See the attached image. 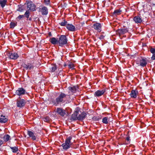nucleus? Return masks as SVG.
I'll list each match as a JSON object with an SVG mask.
<instances>
[{
  "mask_svg": "<svg viewBox=\"0 0 155 155\" xmlns=\"http://www.w3.org/2000/svg\"><path fill=\"white\" fill-rule=\"evenodd\" d=\"M56 112L60 115L64 116L66 114L65 110L61 108H58L56 110Z\"/></svg>",
  "mask_w": 155,
  "mask_h": 155,
  "instance_id": "13",
  "label": "nucleus"
},
{
  "mask_svg": "<svg viewBox=\"0 0 155 155\" xmlns=\"http://www.w3.org/2000/svg\"><path fill=\"white\" fill-rule=\"evenodd\" d=\"M57 68V67L55 64L51 65L49 68L50 71L51 72L55 71Z\"/></svg>",
  "mask_w": 155,
  "mask_h": 155,
  "instance_id": "22",
  "label": "nucleus"
},
{
  "mask_svg": "<svg viewBox=\"0 0 155 155\" xmlns=\"http://www.w3.org/2000/svg\"><path fill=\"white\" fill-rule=\"evenodd\" d=\"M27 134L31 138V139L33 140H35L36 139V137L35 135L31 131H28L27 132Z\"/></svg>",
  "mask_w": 155,
  "mask_h": 155,
  "instance_id": "17",
  "label": "nucleus"
},
{
  "mask_svg": "<svg viewBox=\"0 0 155 155\" xmlns=\"http://www.w3.org/2000/svg\"><path fill=\"white\" fill-rule=\"evenodd\" d=\"M7 0H0V5L2 8L5 6L7 2Z\"/></svg>",
  "mask_w": 155,
  "mask_h": 155,
  "instance_id": "27",
  "label": "nucleus"
},
{
  "mask_svg": "<svg viewBox=\"0 0 155 155\" xmlns=\"http://www.w3.org/2000/svg\"><path fill=\"white\" fill-rule=\"evenodd\" d=\"M71 119L73 120H78V112H75L71 116Z\"/></svg>",
  "mask_w": 155,
  "mask_h": 155,
  "instance_id": "21",
  "label": "nucleus"
},
{
  "mask_svg": "<svg viewBox=\"0 0 155 155\" xmlns=\"http://www.w3.org/2000/svg\"><path fill=\"white\" fill-rule=\"evenodd\" d=\"M27 9L30 10L31 11H34L35 10L36 6L31 1L27 2Z\"/></svg>",
  "mask_w": 155,
  "mask_h": 155,
  "instance_id": "5",
  "label": "nucleus"
},
{
  "mask_svg": "<svg viewBox=\"0 0 155 155\" xmlns=\"http://www.w3.org/2000/svg\"><path fill=\"white\" fill-rule=\"evenodd\" d=\"M101 24L99 23H96L94 24L92 27L98 32H100L101 31Z\"/></svg>",
  "mask_w": 155,
  "mask_h": 155,
  "instance_id": "12",
  "label": "nucleus"
},
{
  "mask_svg": "<svg viewBox=\"0 0 155 155\" xmlns=\"http://www.w3.org/2000/svg\"><path fill=\"white\" fill-rule=\"evenodd\" d=\"M68 66L70 69H74V64L71 63H70L68 65Z\"/></svg>",
  "mask_w": 155,
  "mask_h": 155,
  "instance_id": "31",
  "label": "nucleus"
},
{
  "mask_svg": "<svg viewBox=\"0 0 155 155\" xmlns=\"http://www.w3.org/2000/svg\"><path fill=\"white\" fill-rule=\"evenodd\" d=\"M136 63L137 64H139L140 65L143 67L146 66L147 64V61L146 58H137Z\"/></svg>",
  "mask_w": 155,
  "mask_h": 155,
  "instance_id": "4",
  "label": "nucleus"
},
{
  "mask_svg": "<svg viewBox=\"0 0 155 155\" xmlns=\"http://www.w3.org/2000/svg\"><path fill=\"white\" fill-rule=\"evenodd\" d=\"M130 94L132 98H135L137 97L136 93L134 90H132L131 91Z\"/></svg>",
  "mask_w": 155,
  "mask_h": 155,
  "instance_id": "26",
  "label": "nucleus"
},
{
  "mask_svg": "<svg viewBox=\"0 0 155 155\" xmlns=\"http://www.w3.org/2000/svg\"><path fill=\"white\" fill-rule=\"evenodd\" d=\"M121 12V10L120 9H117L115 10L114 12L113 13L114 14L116 15H118L120 14Z\"/></svg>",
  "mask_w": 155,
  "mask_h": 155,
  "instance_id": "29",
  "label": "nucleus"
},
{
  "mask_svg": "<svg viewBox=\"0 0 155 155\" xmlns=\"http://www.w3.org/2000/svg\"><path fill=\"white\" fill-rule=\"evenodd\" d=\"M72 139V137L71 136L67 137L64 143L62 144L61 146L65 150H67L71 147L73 143L71 142Z\"/></svg>",
  "mask_w": 155,
  "mask_h": 155,
  "instance_id": "2",
  "label": "nucleus"
},
{
  "mask_svg": "<svg viewBox=\"0 0 155 155\" xmlns=\"http://www.w3.org/2000/svg\"><path fill=\"white\" fill-rule=\"evenodd\" d=\"M10 148L12 150V151L13 153L16 152L18 150V147H10Z\"/></svg>",
  "mask_w": 155,
  "mask_h": 155,
  "instance_id": "28",
  "label": "nucleus"
},
{
  "mask_svg": "<svg viewBox=\"0 0 155 155\" xmlns=\"http://www.w3.org/2000/svg\"><path fill=\"white\" fill-rule=\"evenodd\" d=\"M24 17V15H19L17 17V18L19 20H20L22 18Z\"/></svg>",
  "mask_w": 155,
  "mask_h": 155,
  "instance_id": "36",
  "label": "nucleus"
},
{
  "mask_svg": "<svg viewBox=\"0 0 155 155\" xmlns=\"http://www.w3.org/2000/svg\"><path fill=\"white\" fill-rule=\"evenodd\" d=\"M8 56L10 59L14 60L16 59L18 57V54L14 52H9L8 53Z\"/></svg>",
  "mask_w": 155,
  "mask_h": 155,
  "instance_id": "11",
  "label": "nucleus"
},
{
  "mask_svg": "<svg viewBox=\"0 0 155 155\" xmlns=\"http://www.w3.org/2000/svg\"><path fill=\"white\" fill-rule=\"evenodd\" d=\"M67 96V95L63 93H61L55 99L52 100L51 102L54 105L57 106L61 103H64L66 101Z\"/></svg>",
  "mask_w": 155,
  "mask_h": 155,
  "instance_id": "1",
  "label": "nucleus"
},
{
  "mask_svg": "<svg viewBox=\"0 0 155 155\" xmlns=\"http://www.w3.org/2000/svg\"><path fill=\"white\" fill-rule=\"evenodd\" d=\"M133 19L135 23H140L142 21L141 18L138 16H136L134 17Z\"/></svg>",
  "mask_w": 155,
  "mask_h": 155,
  "instance_id": "20",
  "label": "nucleus"
},
{
  "mask_svg": "<svg viewBox=\"0 0 155 155\" xmlns=\"http://www.w3.org/2000/svg\"><path fill=\"white\" fill-rule=\"evenodd\" d=\"M25 90L22 87L18 88V89L15 92L16 94L17 95L19 96L25 94Z\"/></svg>",
  "mask_w": 155,
  "mask_h": 155,
  "instance_id": "7",
  "label": "nucleus"
},
{
  "mask_svg": "<svg viewBox=\"0 0 155 155\" xmlns=\"http://www.w3.org/2000/svg\"><path fill=\"white\" fill-rule=\"evenodd\" d=\"M1 72V71L0 70V73Z\"/></svg>",
  "mask_w": 155,
  "mask_h": 155,
  "instance_id": "42",
  "label": "nucleus"
},
{
  "mask_svg": "<svg viewBox=\"0 0 155 155\" xmlns=\"http://www.w3.org/2000/svg\"><path fill=\"white\" fill-rule=\"evenodd\" d=\"M50 3V0H44V3L45 5H48Z\"/></svg>",
  "mask_w": 155,
  "mask_h": 155,
  "instance_id": "34",
  "label": "nucleus"
},
{
  "mask_svg": "<svg viewBox=\"0 0 155 155\" xmlns=\"http://www.w3.org/2000/svg\"><path fill=\"white\" fill-rule=\"evenodd\" d=\"M1 117H2L0 118V123H5L7 121L8 119L6 118H5V116L2 115L1 116Z\"/></svg>",
  "mask_w": 155,
  "mask_h": 155,
  "instance_id": "23",
  "label": "nucleus"
},
{
  "mask_svg": "<svg viewBox=\"0 0 155 155\" xmlns=\"http://www.w3.org/2000/svg\"><path fill=\"white\" fill-rule=\"evenodd\" d=\"M24 15H25V17L27 18H28L29 17V10H28L27 11H26Z\"/></svg>",
  "mask_w": 155,
  "mask_h": 155,
  "instance_id": "32",
  "label": "nucleus"
},
{
  "mask_svg": "<svg viewBox=\"0 0 155 155\" xmlns=\"http://www.w3.org/2000/svg\"><path fill=\"white\" fill-rule=\"evenodd\" d=\"M151 58L153 60H155V53L153 54Z\"/></svg>",
  "mask_w": 155,
  "mask_h": 155,
  "instance_id": "39",
  "label": "nucleus"
},
{
  "mask_svg": "<svg viewBox=\"0 0 155 155\" xmlns=\"http://www.w3.org/2000/svg\"><path fill=\"white\" fill-rule=\"evenodd\" d=\"M86 114L85 113L83 112L78 116V120H83L86 117Z\"/></svg>",
  "mask_w": 155,
  "mask_h": 155,
  "instance_id": "19",
  "label": "nucleus"
},
{
  "mask_svg": "<svg viewBox=\"0 0 155 155\" xmlns=\"http://www.w3.org/2000/svg\"><path fill=\"white\" fill-rule=\"evenodd\" d=\"M23 67L26 70H31L33 69L34 67V65L32 63H28L27 64H24L23 65Z\"/></svg>",
  "mask_w": 155,
  "mask_h": 155,
  "instance_id": "10",
  "label": "nucleus"
},
{
  "mask_svg": "<svg viewBox=\"0 0 155 155\" xmlns=\"http://www.w3.org/2000/svg\"><path fill=\"white\" fill-rule=\"evenodd\" d=\"M66 27L68 30L71 31H74L76 30L75 26L71 24H67Z\"/></svg>",
  "mask_w": 155,
  "mask_h": 155,
  "instance_id": "14",
  "label": "nucleus"
},
{
  "mask_svg": "<svg viewBox=\"0 0 155 155\" xmlns=\"http://www.w3.org/2000/svg\"><path fill=\"white\" fill-rule=\"evenodd\" d=\"M16 23L13 22H11L10 24V28H13L16 26Z\"/></svg>",
  "mask_w": 155,
  "mask_h": 155,
  "instance_id": "33",
  "label": "nucleus"
},
{
  "mask_svg": "<svg viewBox=\"0 0 155 155\" xmlns=\"http://www.w3.org/2000/svg\"><path fill=\"white\" fill-rule=\"evenodd\" d=\"M126 139L128 141H129V138L128 137H127Z\"/></svg>",
  "mask_w": 155,
  "mask_h": 155,
  "instance_id": "41",
  "label": "nucleus"
},
{
  "mask_svg": "<svg viewBox=\"0 0 155 155\" xmlns=\"http://www.w3.org/2000/svg\"><path fill=\"white\" fill-rule=\"evenodd\" d=\"M128 31V30L127 29V28H125L118 29L117 32V33L120 35L125 34V33L127 32Z\"/></svg>",
  "mask_w": 155,
  "mask_h": 155,
  "instance_id": "15",
  "label": "nucleus"
},
{
  "mask_svg": "<svg viewBox=\"0 0 155 155\" xmlns=\"http://www.w3.org/2000/svg\"><path fill=\"white\" fill-rule=\"evenodd\" d=\"M78 89V87L75 86L68 87V89L69 90V92H71L72 94L76 92Z\"/></svg>",
  "mask_w": 155,
  "mask_h": 155,
  "instance_id": "16",
  "label": "nucleus"
},
{
  "mask_svg": "<svg viewBox=\"0 0 155 155\" xmlns=\"http://www.w3.org/2000/svg\"><path fill=\"white\" fill-rule=\"evenodd\" d=\"M67 38L64 35H61L58 40V44L60 46H62L67 43Z\"/></svg>",
  "mask_w": 155,
  "mask_h": 155,
  "instance_id": "3",
  "label": "nucleus"
},
{
  "mask_svg": "<svg viewBox=\"0 0 155 155\" xmlns=\"http://www.w3.org/2000/svg\"><path fill=\"white\" fill-rule=\"evenodd\" d=\"M23 10V8L22 7H19L18 9V11H20V12H22Z\"/></svg>",
  "mask_w": 155,
  "mask_h": 155,
  "instance_id": "37",
  "label": "nucleus"
},
{
  "mask_svg": "<svg viewBox=\"0 0 155 155\" xmlns=\"http://www.w3.org/2000/svg\"><path fill=\"white\" fill-rule=\"evenodd\" d=\"M39 11L41 12L43 15H46L48 13V8L44 6H41L39 8Z\"/></svg>",
  "mask_w": 155,
  "mask_h": 155,
  "instance_id": "6",
  "label": "nucleus"
},
{
  "mask_svg": "<svg viewBox=\"0 0 155 155\" xmlns=\"http://www.w3.org/2000/svg\"><path fill=\"white\" fill-rule=\"evenodd\" d=\"M4 143V141L0 139V146L2 145Z\"/></svg>",
  "mask_w": 155,
  "mask_h": 155,
  "instance_id": "40",
  "label": "nucleus"
},
{
  "mask_svg": "<svg viewBox=\"0 0 155 155\" xmlns=\"http://www.w3.org/2000/svg\"><path fill=\"white\" fill-rule=\"evenodd\" d=\"M110 117H104L102 119V122L105 124H107L110 120Z\"/></svg>",
  "mask_w": 155,
  "mask_h": 155,
  "instance_id": "24",
  "label": "nucleus"
},
{
  "mask_svg": "<svg viewBox=\"0 0 155 155\" xmlns=\"http://www.w3.org/2000/svg\"><path fill=\"white\" fill-rule=\"evenodd\" d=\"M106 92V90L103 89L101 90H98L95 92L94 96L95 97H99L103 95Z\"/></svg>",
  "mask_w": 155,
  "mask_h": 155,
  "instance_id": "9",
  "label": "nucleus"
},
{
  "mask_svg": "<svg viewBox=\"0 0 155 155\" xmlns=\"http://www.w3.org/2000/svg\"><path fill=\"white\" fill-rule=\"evenodd\" d=\"M150 51L152 54H154L155 52V48H151L150 49Z\"/></svg>",
  "mask_w": 155,
  "mask_h": 155,
  "instance_id": "35",
  "label": "nucleus"
},
{
  "mask_svg": "<svg viewBox=\"0 0 155 155\" xmlns=\"http://www.w3.org/2000/svg\"><path fill=\"white\" fill-rule=\"evenodd\" d=\"M25 101L23 99H21L17 101L16 104L17 107L21 108L25 106Z\"/></svg>",
  "mask_w": 155,
  "mask_h": 155,
  "instance_id": "8",
  "label": "nucleus"
},
{
  "mask_svg": "<svg viewBox=\"0 0 155 155\" xmlns=\"http://www.w3.org/2000/svg\"><path fill=\"white\" fill-rule=\"evenodd\" d=\"M3 138L4 140V142H6L10 139V137L8 134L5 135L3 137Z\"/></svg>",
  "mask_w": 155,
  "mask_h": 155,
  "instance_id": "25",
  "label": "nucleus"
},
{
  "mask_svg": "<svg viewBox=\"0 0 155 155\" xmlns=\"http://www.w3.org/2000/svg\"><path fill=\"white\" fill-rule=\"evenodd\" d=\"M67 22L64 20V21H62L60 23H59V24L61 26H65L66 25H67Z\"/></svg>",
  "mask_w": 155,
  "mask_h": 155,
  "instance_id": "30",
  "label": "nucleus"
},
{
  "mask_svg": "<svg viewBox=\"0 0 155 155\" xmlns=\"http://www.w3.org/2000/svg\"><path fill=\"white\" fill-rule=\"evenodd\" d=\"M104 36L103 35H101L99 37V38L100 40H102L104 39Z\"/></svg>",
  "mask_w": 155,
  "mask_h": 155,
  "instance_id": "38",
  "label": "nucleus"
},
{
  "mask_svg": "<svg viewBox=\"0 0 155 155\" xmlns=\"http://www.w3.org/2000/svg\"><path fill=\"white\" fill-rule=\"evenodd\" d=\"M49 41L53 45H55L58 44V38L53 37L49 39Z\"/></svg>",
  "mask_w": 155,
  "mask_h": 155,
  "instance_id": "18",
  "label": "nucleus"
}]
</instances>
